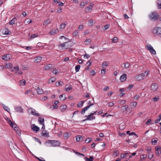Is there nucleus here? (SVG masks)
I'll return each mask as SVG.
<instances>
[{"mask_svg":"<svg viewBox=\"0 0 161 161\" xmlns=\"http://www.w3.org/2000/svg\"><path fill=\"white\" fill-rule=\"evenodd\" d=\"M148 16L151 20L155 21L158 20L159 17V15L156 11H153L150 13Z\"/></svg>","mask_w":161,"mask_h":161,"instance_id":"f257e3e1","label":"nucleus"},{"mask_svg":"<svg viewBox=\"0 0 161 161\" xmlns=\"http://www.w3.org/2000/svg\"><path fill=\"white\" fill-rule=\"evenodd\" d=\"M70 42H65L59 45L58 47L61 49H67L71 47Z\"/></svg>","mask_w":161,"mask_h":161,"instance_id":"f03ea898","label":"nucleus"},{"mask_svg":"<svg viewBox=\"0 0 161 161\" xmlns=\"http://www.w3.org/2000/svg\"><path fill=\"white\" fill-rule=\"evenodd\" d=\"M149 73V71H146L144 73L137 75L135 77V78L136 80L137 81L142 80L144 79L145 75H147Z\"/></svg>","mask_w":161,"mask_h":161,"instance_id":"7ed1b4c3","label":"nucleus"},{"mask_svg":"<svg viewBox=\"0 0 161 161\" xmlns=\"http://www.w3.org/2000/svg\"><path fill=\"white\" fill-rule=\"evenodd\" d=\"M147 49L149 51L150 53L153 54L155 55L156 54V52L153 49V47L150 44H148L146 46Z\"/></svg>","mask_w":161,"mask_h":161,"instance_id":"20e7f679","label":"nucleus"},{"mask_svg":"<svg viewBox=\"0 0 161 161\" xmlns=\"http://www.w3.org/2000/svg\"><path fill=\"white\" fill-rule=\"evenodd\" d=\"M48 143L51 144L53 146H59L60 144L59 142L57 140H48Z\"/></svg>","mask_w":161,"mask_h":161,"instance_id":"39448f33","label":"nucleus"},{"mask_svg":"<svg viewBox=\"0 0 161 161\" xmlns=\"http://www.w3.org/2000/svg\"><path fill=\"white\" fill-rule=\"evenodd\" d=\"M153 32L157 35L161 34V28L156 27L153 29Z\"/></svg>","mask_w":161,"mask_h":161,"instance_id":"423d86ee","label":"nucleus"},{"mask_svg":"<svg viewBox=\"0 0 161 161\" xmlns=\"http://www.w3.org/2000/svg\"><path fill=\"white\" fill-rule=\"evenodd\" d=\"M31 129L34 132L36 133L39 131V128L35 125V124H33L31 125Z\"/></svg>","mask_w":161,"mask_h":161,"instance_id":"0eeeda50","label":"nucleus"},{"mask_svg":"<svg viewBox=\"0 0 161 161\" xmlns=\"http://www.w3.org/2000/svg\"><path fill=\"white\" fill-rule=\"evenodd\" d=\"M158 87V84L156 83H153L152 84L151 86V89L153 91L155 92L157 90Z\"/></svg>","mask_w":161,"mask_h":161,"instance_id":"6e6552de","label":"nucleus"},{"mask_svg":"<svg viewBox=\"0 0 161 161\" xmlns=\"http://www.w3.org/2000/svg\"><path fill=\"white\" fill-rule=\"evenodd\" d=\"M11 55L9 54H6L3 56L2 58L3 60L5 61H8L10 58Z\"/></svg>","mask_w":161,"mask_h":161,"instance_id":"1a4fd4ad","label":"nucleus"},{"mask_svg":"<svg viewBox=\"0 0 161 161\" xmlns=\"http://www.w3.org/2000/svg\"><path fill=\"white\" fill-rule=\"evenodd\" d=\"M94 105L93 103L89 105H87L86 107H84L81 111V113L82 114H84L85 113V111L89 108L91 106Z\"/></svg>","mask_w":161,"mask_h":161,"instance_id":"9d476101","label":"nucleus"},{"mask_svg":"<svg viewBox=\"0 0 161 161\" xmlns=\"http://www.w3.org/2000/svg\"><path fill=\"white\" fill-rule=\"evenodd\" d=\"M53 68L52 64H48L44 67V69L45 70L51 69Z\"/></svg>","mask_w":161,"mask_h":161,"instance_id":"9b49d317","label":"nucleus"},{"mask_svg":"<svg viewBox=\"0 0 161 161\" xmlns=\"http://www.w3.org/2000/svg\"><path fill=\"white\" fill-rule=\"evenodd\" d=\"M15 110L18 112H23V109L20 106H16L14 107Z\"/></svg>","mask_w":161,"mask_h":161,"instance_id":"f8f14e48","label":"nucleus"},{"mask_svg":"<svg viewBox=\"0 0 161 161\" xmlns=\"http://www.w3.org/2000/svg\"><path fill=\"white\" fill-rule=\"evenodd\" d=\"M41 135L42 136L48 137H49V134L47 130L43 131L41 133Z\"/></svg>","mask_w":161,"mask_h":161,"instance_id":"ddd939ff","label":"nucleus"},{"mask_svg":"<svg viewBox=\"0 0 161 161\" xmlns=\"http://www.w3.org/2000/svg\"><path fill=\"white\" fill-rule=\"evenodd\" d=\"M126 79V75L124 74L121 76L120 78V81L122 82H124Z\"/></svg>","mask_w":161,"mask_h":161,"instance_id":"4468645a","label":"nucleus"},{"mask_svg":"<svg viewBox=\"0 0 161 161\" xmlns=\"http://www.w3.org/2000/svg\"><path fill=\"white\" fill-rule=\"evenodd\" d=\"M58 32V29H53L50 31L49 33L52 35H53L55 34H57Z\"/></svg>","mask_w":161,"mask_h":161,"instance_id":"2eb2a0df","label":"nucleus"},{"mask_svg":"<svg viewBox=\"0 0 161 161\" xmlns=\"http://www.w3.org/2000/svg\"><path fill=\"white\" fill-rule=\"evenodd\" d=\"M92 8L93 7L92 5H89L88 6L85 8V12L86 13H88L92 9Z\"/></svg>","mask_w":161,"mask_h":161,"instance_id":"dca6fc26","label":"nucleus"},{"mask_svg":"<svg viewBox=\"0 0 161 161\" xmlns=\"http://www.w3.org/2000/svg\"><path fill=\"white\" fill-rule=\"evenodd\" d=\"M36 90L37 92V93L38 94H43L44 93V92L43 90L40 88L39 87H38L37 89H36Z\"/></svg>","mask_w":161,"mask_h":161,"instance_id":"f3484780","label":"nucleus"},{"mask_svg":"<svg viewBox=\"0 0 161 161\" xmlns=\"http://www.w3.org/2000/svg\"><path fill=\"white\" fill-rule=\"evenodd\" d=\"M137 104V103L136 102H134L130 104V107L131 109L134 108H135L136 107Z\"/></svg>","mask_w":161,"mask_h":161,"instance_id":"a211bd4d","label":"nucleus"},{"mask_svg":"<svg viewBox=\"0 0 161 161\" xmlns=\"http://www.w3.org/2000/svg\"><path fill=\"white\" fill-rule=\"evenodd\" d=\"M128 108V106L127 105H124L121 107V110L123 113L126 111Z\"/></svg>","mask_w":161,"mask_h":161,"instance_id":"6ab92c4d","label":"nucleus"},{"mask_svg":"<svg viewBox=\"0 0 161 161\" xmlns=\"http://www.w3.org/2000/svg\"><path fill=\"white\" fill-rule=\"evenodd\" d=\"M67 108V106L66 105H64L60 107V109L61 111L64 112L65 111Z\"/></svg>","mask_w":161,"mask_h":161,"instance_id":"aec40b11","label":"nucleus"},{"mask_svg":"<svg viewBox=\"0 0 161 161\" xmlns=\"http://www.w3.org/2000/svg\"><path fill=\"white\" fill-rule=\"evenodd\" d=\"M83 140V137L80 136L78 135L76 137V140L77 142H81Z\"/></svg>","mask_w":161,"mask_h":161,"instance_id":"412c9836","label":"nucleus"},{"mask_svg":"<svg viewBox=\"0 0 161 161\" xmlns=\"http://www.w3.org/2000/svg\"><path fill=\"white\" fill-rule=\"evenodd\" d=\"M42 59V57L40 56L37 57L36 58L34 59L35 63L39 62Z\"/></svg>","mask_w":161,"mask_h":161,"instance_id":"4be33fe9","label":"nucleus"},{"mask_svg":"<svg viewBox=\"0 0 161 161\" xmlns=\"http://www.w3.org/2000/svg\"><path fill=\"white\" fill-rule=\"evenodd\" d=\"M31 114L32 115H35L37 116H38L40 115L39 114L35 113V110L34 109L32 108H31Z\"/></svg>","mask_w":161,"mask_h":161,"instance_id":"5701e85b","label":"nucleus"},{"mask_svg":"<svg viewBox=\"0 0 161 161\" xmlns=\"http://www.w3.org/2000/svg\"><path fill=\"white\" fill-rule=\"evenodd\" d=\"M96 117L95 116H92L90 114V115L87 116V118H86V120H92L93 119H95Z\"/></svg>","mask_w":161,"mask_h":161,"instance_id":"b1692460","label":"nucleus"},{"mask_svg":"<svg viewBox=\"0 0 161 161\" xmlns=\"http://www.w3.org/2000/svg\"><path fill=\"white\" fill-rule=\"evenodd\" d=\"M44 119L42 117H39V118L38 119V121L40 123L41 125H42L44 123Z\"/></svg>","mask_w":161,"mask_h":161,"instance_id":"393cba45","label":"nucleus"},{"mask_svg":"<svg viewBox=\"0 0 161 161\" xmlns=\"http://www.w3.org/2000/svg\"><path fill=\"white\" fill-rule=\"evenodd\" d=\"M67 25V22H65L64 23H62L60 25V28L61 29H64L66 25Z\"/></svg>","mask_w":161,"mask_h":161,"instance_id":"a878e982","label":"nucleus"},{"mask_svg":"<svg viewBox=\"0 0 161 161\" xmlns=\"http://www.w3.org/2000/svg\"><path fill=\"white\" fill-rule=\"evenodd\" d=\"M85 101H81L79 102V103L77 104V106L79 108H80L83 105Z\"/></svg>","mask_w":161,"mask_h":161,"instance_id":"bb28decb","label":"nucleus"},{"mask_svg":"<svg viewBox=\"0 0 161 161\" xmlns=\"http://www.w3.org/2000/svg\"><path fill=\"white\" fill-rule=\"evenodd\" d=\"M91 42V40L90 39H87L85 41V43L86 45L90 44Z\"/></svg>","mask_w":161,"mask_h":161,"instance_id":"cd10ccee","label":"nucleus"},{"mask_svg":"<svg viewBox=\"0 0 161 161\" xmlns=\"http://www.w3.org/2000/svg\"><path fill=\"white\" fill-rule=\"evenodd\" d=\"M16 19V17L13 18L9 22V24L10 25H13L14 24L15 20Z\"/></svg>","mask_w":161,"mask_h":161,"instance_id":"c85d7f7f","label":"nucleus"},{"mask_svg":"<svg viewBox=\"0 0 161 161\" xmlns=\"http://www.w3.org/2000/svg\"><path fill=\"white\" fill-rule=\"evenodd\" d=\"M157 6L158 8H161V0H158Z\"/></svg>","mask_w":161,"mask_h":161,"instance_id":"c756f323","label":"nucleus"},{"mask_svg":"<svg viewBox=\"0 0 161 161\" xmlns=\"http://www.w3.org/2000/svg\"><path fill=\"white\" fill-rule=\"evenodd\" d=\"M56 79L55 78L52 77L50 79L48 80V83H52L55 81Z\"/></svg>","mask_w":161,"mask_h":161,"instance_id":"7c9ffc66","label":"nucleus"},{"mask_svg":"<svg viewBox=\"0 0 161 161\" xmlns=\"http://www.w3.org/2000/svg\"><path fill=\"white\" fill-rule=\"evenodd\" d=\"M38 36V33H36V34H32V35L30 37V39H32L33 38H35V37H37Z\"/></svg>","mask_w":161,"mask_h":161,"instance_id":"2f4dec72","label":"nucleus"},{"mask_svg":"<svg viewBox=\"0 0 161 161\" xmlns=\"http://www.w3.org/2000/svg\"><path fill=\"white\" fill-rule=\"evenodd\" d=\"M51 22V20L50 19H47L46 20H45L43 22L44 25H47L48 24H49Z\"/></svg>","mask_w":161,"mask_h":161,"instance_id":"473e14b6","label":"nucleus"},{"mask_svg":"<svg viewBox=\"0 0 161 161\" xmlns=\"http://www.w3.org/2000/svg\"><path fill=\"white\" fill-rule=\"evenodd\" d=\"M19 66H16L14 67L13 69H12V71H17L19 70Z\"/></svg>","mask_w":161,"mask_h":161,"instance_id":"72a5a7b5","label":"nucleus"},{"mask_svg":"<svg viewBox=\"0 0 161 161\" xmlns=\"http://www.w3.org/2000/svg\"><path fill=\"white\" fill-rule=\"evenodd\" d=\"M6 67L7 68H11L12 67V64L11 63L6 64Z\"/></svg>","mask_w":161,"mask_h":161,"instance_id":"f704fd0d","label":"nucleus"},{"mask_svg":"<svg viewBox=\"0 0 161 161\" xmlns=\"http://www.w3.org/2000/svg\"><path fill=\"white\" fill-rule=\"evenodd\" d=\"M156 139H153L152 141V143L153 145H155L157 142L158 139L157 138H155Z\"/></svg>","mask_w":161,"mask_h":161,"instance_id":"c9c22d12","label":"nucleus"},{"mask_svg":"<svg viewBox=\"0 0 161 161\" xmlns=\"http://www.w3.org/2000/svg\"><path fill=\"white\" fill-rule=\"evenodd\" d=\"M3 107L4 109L7 111L8 112L10 110V109L8 108L7 106H5L4 104H3Z\"/></svg>","mask_w":161,"mask_h":161,"instance_id":"e433bc0d","label":"nucleus"},{"mask_svg":"<svg viewBox=\"0 0 161 161\" xmlns=\"http://www.w3.org/2000/svg\"><path fill=\"white\" fill-rule=\"evenodd\" d=\"M80 67V65H77L75 67V70L76 72H78L79 71Z\"/></svg>","mask_w":161,"mask_h":161,"instance_id":"4c0bfd02","label":"nucleus"},{"mask_svg":"<svg viewBox=\"0 0 161 161\" xmlns=\"http://www.w3.org/2000/svg\"><path fill=\"white\" fill-rule=\"evenodd\" d=\"M108 64V61H105L103 62L102 65V67H103L104 66H107Z\"/></svg>","mask_w":161,"mask_h":161,"instance_id":"58836bf2","label":"nucleus"},{"mask_svg":"<svg viewBox=\"0 0 161 161\" xmlns=\"http://www.w3.org/2000/svg\"><path fill=\"white\" fill-rule=\"evenodd\" d=\"M72 88V86L71 85H69L68 87L65 88V91L67 92H69L70 90Z\"/></svg>","mask_w":161,"mask_h":161,"instance_id":"ea45409f","label":"nucleus"},{"mask_svg":"<svg viewBox=\"0 0 161 161\" xmlns=\"http://www.w3.org/2000/svg\"><path fill=\"white\" fill-rule=\"evenodd\" d=\"M20 85H25L26 84V81L22 79L20 81Z\"/></svg>","mask_w":161,"mask_h":161,"instance_id":"a19ab883","label":"nucleus"},{"mask_svg":"<svg viewBox=\"0 0 161 161\" xmlns=\"http://www.w3.org/2000/svg\"><path fill=\"white\" fill-rule=\"evenodd\" d=\"M64 83L63 81H59L57 82H56V86H60L61 85H63Z\"/></svg>","mask_w":161,"mask_h":161,"instance_id":"79ce46f5","label":"nucleus"},{"mask_svg":"<svg viewBox=\"0 0 161 161\" xmlns=\"http://www.w3.org/2000/svg\"><path fill=\"white\" fill-rule=\"evenodd\" d=\"M79 33L78 30H75L73 32V35L74 36H76L78 35Z\"/></svg>","mask_w":161,"mask_h":161,"instance_id":"37998d69","label":"nucleus"},{"mask_svg":"<svg viewBox=\"0 0 161 161\" xmlns=\"http://www.w3.org/2000/svg\"><path fill=\"white\" fill-rule=\"evenodd\" d=\"M52 72L53 74L56 75L58 74V71L56 69V68H55L53 69V70L52 71Z\"/></svg>","mask_w":161,"mask_h":161,"instance_id":"c03bdc74","label":"nucleus"},{"mask_svg":"<svg viewBox=\"0 0 161 161\" xmlns=\"http://www.w3.org/2000/svg\"><path fill=\"white\" fill-rule=\"evenodd\" d=\"M130 64L128 62H126L125 64V69L128 68L130 66Z\"/></svg>","mask_w":161,"mask_h":161,"instance_id":"a18cd8bd","label":"nucleus"},{"mask_svg":"<svg viewBox=\"0 0 161 161\" xmlns=\"http://www.w3.org/2000/svg\"><path fill=\"white\" fill-rule=\"evenodd\" d=\"M59 97L60 99L62 98V99L64 100L66 99L65 95L64 94H62Z\"/></svg>","mask_w":161,"mask_h":161,"instance_id":"49530a36","label":"nucleus"},{"mask_svg":"<svg viewBox=\"0 0 161 161\" xmlns=\"http://www.w3.org/2000/svg\"><path fill=\"white\" fill-rule=\"evenodd\" d=\"M147 157V155L146 154H143L142 156H141L140 157L141 159H145Z\"/></svg>","mask_w":161,"mask_h":161,"instance_id":"de8ad7c7","label":"nucleus"},{"mask_svg":"<svg viewBox=\"0 0 161 161\" xmlns=\"http://www.w3.org/2000/svg\"><path fill=\"white\" fill-rule=\"evenodd\" d=\"M118 40V39L117 37H114V38L113 39L112 42L114 43H115V42H117Z\"/></svg>","mask_w":161,"mask_h":161,"instance_id":"09e8293b","label":"nucleus"},{"mask_svg":"<svg viewBox=\"0 0 161 161\" xmlns=\"http://www.w3.org/2000/svg\"><path fill=\"white\" fill-rule=\"evenodd\" d=\"M91 142V139L90 138H88L85 140V142L86 143H88Z\"/></svg>","mask_w":161,"mask_h":161,"instance_id":"8fccbe9b","label":"nucleus"},{"mask_svg":"<svg viewBox=\"0 0 161 161\" xmlns=\"http://www.w3.org/2000/svg\"><path fill=\"white\" fill-rule=\"evenodd\" d=\"M156 155L158 156H159L160 155V154H161V150H158V151H156Z\"/></svg>","mask_w":161,"mask_h":161,"instance_id":"3c124183","label":"nucleus"},{"mask_svg":"<svg viewBox=\"0 0 161 161\" xmlns=\"http://www.w3.org/2000/svg\"><path fill=\"white\" fill-rule=\"evenodd\" d=\"M101 73L102 75H104L106 73V69H102Z\"/></svg>","mask_w":161,"mask_h":161,"instance_id":"603ef678","label":"nucleus"},{"mask_svg":"<svg viewBox=\"0 0 161 161\" xmlns=\"http://www.w3.org/2000/svg\"><path fill=\"white\" fill-rule=\"evenodd\" d=\"M159 99V97L158 96L155 97L153 98V100L154 102H157Z\"/></svg>","mask_w":161,"mask_h":161,"instance_id":"864d4df0","label":"nucleus"},{"mask_svg":"<svg viewBox=\"0 0 161 161\" xmlns=\"http://www.w3.org/2000/svg\"><path fill=\"white\" fill-rule=\"evenodd\" d=\"M152 120L151 119H149L147 120V121L146 122V124L148 125L149 124H150L151 123Z\"/></svg>","mask_w":161,"mask_h":161,"instance_id":"5fc2aeb1","label":"nucleus"},{"mask_svg":"<svg viewBox=\"0 0 161 161\" xmlns=\"http://www.w3.org/2000/svg\"><path fill=\"white\" fill-rule=\"evenodd\" d=\"M80 7L81 8H83L85 6V3L84 2H81L80 4Z\"/></svg>","mask_w":161,"mask_h":161,"instance_id":"6e6d98bb","label":"nucleus"},{"mask_svg":"<svg viewBox=\"0 0 161 161\" xmlns=\"http://www.w3.org/2000/svg\"><path fill=\"white\" fill-rule=\"evenodd\" d=\"M153 155L152 153H149L148 156L149 158L150 159H151L153 157Z\"/></svg>","mask_w":161,"mask_h":161,"instance_id":"4d7b16f0","label":"nucleus"},{"mask_svg":"<svg viewBox=\"0 0 161 161\" xmlns=\"http://www.w3.org/2000/svg\"><path fill=\"white\" fill-rule=\"evenodd\" d=\"M34 139H35V140L36 141L38 142L40 144H42L41 141H40V140L39 139H38L36 137H34Z\"/></svg>","mask_w":161,"mask_h":161,"instance_id":"13d9d810","label":"nucleus"},{"mask_svg":"<svg viewBox=\"0 0 161 161\" xmlns=\"http://www.w3.org/2000/svg\"><path fill=\"white\" fill-rule=\"evenodd\" d=\"M91 75H95L96 74V72L93 69L91 71Z\"/></svg>","mask_w":161,"mask_h":161,"instance_id":"bf43d9fd","label":"nucleus"},{"mask_svg":"<svg viewBox=\"0 0 161 161\" xmlns=\"http://www.w3.org/2000/svg\"><path fill=\"white\" fill-rule=\"evenodd\" d=\"M52 107H53V109H57V108H58V105H52L51 106V107L52 108Z\"/></svg>","mask_w":161,"mask_h":161,"instance_id":"052dcab7","label":"nucleus"},{"mask_svg":"<svg viewBox=\"0 0 161 161\" xmlns=\"http://www.w3.org/2000/svg\"><path fill=\"white\" fill-rule=\"evenodd\" d=\"M15 73L17 75H19V74L21 75L22 74V72L21 70H19L18 71L15 72Z\"/></svg>","mask_w":161,"mask_h":161,"instance_id":"680f3d73","label":"nucleus"},{"mask_svg":"<svg viewBox=\"0 0 161 161\" xmlns=\"http://www.w3.org/2000/svg\"><path fill=\"white\" fill-rule=\"evenodd\" d=\"M26 21L28 24H30L32 22V20L30 19H27L26 20Z\"/></svg>","mask_w":161,"mask_h":161,"instance_id":"e2e57ef3","label":"nucleus"},{"mask_svg":"<svg viewBox=\"0 0 161 161\" xmlns=\"http://www.w3.org/2000/svg\"><path fill=\"white\" fill-rule=\"evenodd\" d=\"M83 29V25H80L78 27V29L80 30H82Z\"/></svg>","mask_w":161,"mask_h":161,"instance_id":"0e129e2a","label":"nucleus"},{"mask_svg":"<svg viewBox=\"0 0 161 161\" xmlns=\"http://www.w3.org/2000/svg\"><path fill=\"white\" fill-rule=\"evenodd\" d=\"M11 125L12 127L14 129L17 128V125L14 124L13 123V124H12Z\"/></svg>","mask_w":161,"mask_h":161,"instance_id":"69168bd1","label":"nucleus"},{"mask_svg":"<svg viewBox=\"0 0 161 161\" xmlns=\"http://www.w3.org/2000/svg\"><path fill=\"white\" fill-rule=\"evenodd\" d=\"M89 22L92 25L93 23V20L92 19H89Z\"/></svg>","mask_w":161,"mask_h":161,"instance_id":"338daca9","label":"nucleus"},{"mask_svg":"<svg viewBox=\"0 0 161 161\" xmlns=\"http://www.w3.org/2000/svg\"><path fill=\"white\" fill-rule=\"evenodd\" d=\"M104 27L105 28V30H106L107 29H108V28L109 27V25H106L104 26Z\"/></svg>","mask_w":161,"mask_h":161,"instance_id":"774afa93","label":"nucleus"}]
</instances>
